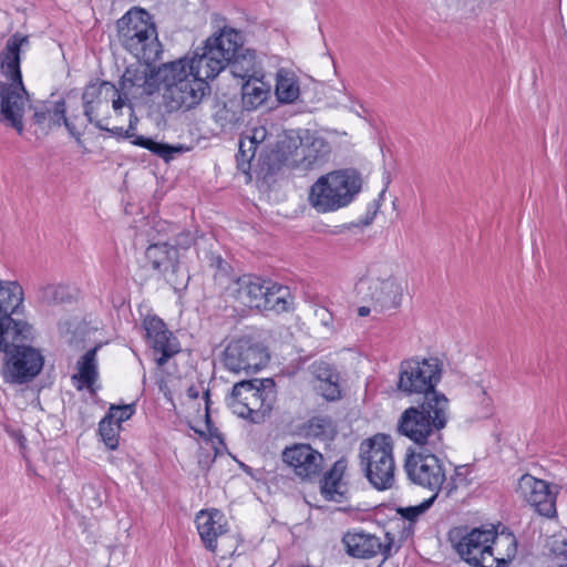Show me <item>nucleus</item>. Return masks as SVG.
Masks as SVG:
<instances>
[{"label":"nucleus","mask_w":567,"mask_h":567,"mask_svg":"<svg viewBox=\"0 0 567 567\" xmlns=\"http://www.w3.org/2000/svg\"><path fill=\"white\" fill-rule=\"evenodd\" d=\"M449 539L457 555L474 567H506L517 550L513 534L497 535L493 527H456Z\"/></svg>","instance_id":"nucleus-1"},{"label":"nucleus","mask_w":567,"mask_h":567,"mask_svg":"<svg viewBox=\"0 0 567 567\" xmlns=\"http://www.w3.org/2000/svg\"><path fill=\"white\" fill-rule=\"evenodd\" d=\"M28 45L27 35L14 33L8 39L0 54L1 71L10 80V83H0L1 114L19 134L23 132L22 117L28 101L20 69V52Z\"/></svg>","instance_id":"nucleus-2"},{"label":"nucleus","mask_w":567,"mask_h":567,"mask_svg":"<svg viewBox=\"0 0 567 567\" xmlns=\"http://www.w3.org/2000/svg\"><path fill=\"white\" fill-rule=\"evenodd\" d=\"M450 417L449 400L440 392L426 396L420 405L408 408L400 416L398 430L417 445H435Z\"/></svg>","instance_id":"nucleus-3"},{"label":"nucleus","mask_w":567,"mask_h":567,"mask_svg":"<svg viewBox=\"0 0 567 567\" xmlns=\"http://www.w3.org/2000/svg\"><path fill=\"white\" fill-rule=\"evenodd\" d=\"M395 268L389 260L373 261L358 282L359 293L370 300L374 309L383 311L400 307L406 282L395 275Z\"/></svg>","instance_id":"nucleus-4"},{"label":"nucleus","mask_w":567,"mask_h":567,"mask_svg":"<svg viewBox=\"0 0 567 567\" xmlns=\"http://www.w3.org/2000/svg\"><path fill=\"white\" fill-rule=\"evenodd\" d=\"M361 185V176L355 169L331 172L311 186L309 203L318 213L336 212L354 199Z\"/></svg>","instance_id":"nucleus-5"},{"label":"nucleus","mask_w":567,"mask_h":567,"mask_svg":"<svg viewBox=\"0 0 567 567\" xmlns=\"http://www.w3.org/2000/svg\"><path fill=\"white\" fill-rule=\"evenodd\" d=\"M277 399L272 379H252L237 382L227 398L234 414L252 423H261L272 410Z\"/></svg>","instance_id":"nucleus-6"},{"label":"nucleus","mask_w":567,"mask_h":567,"mask_svg":"<svg viewBox=\"0 0 567 567\" xmlns=\"http://www.w3.org/2000/svg\"><path fill=\"white\" fill-rule=\"evenodd\" d=\"M0 351L4 353V363L1 374L4 382L10 384H25L31 382L43 369L44 357L41 351L24 342L29 340H13L12 336H2Z\"/></svg>","instance_id":"nucleus-7"},{"label":"nucleus","mask_w":567,"mask_h":567,"mask_svg":"<svg viewBox=\"0 0 567 567\" xmlns=\"http://www.w3.org/2000/svg\"><path fill=\"white\" fill-rule=\"evenodd\" d=\"M361 465L369 482L379 491L389 489L395 481V463L392 440L375 434L360 444Z\"/></svg>","instance_id":"nucleus-8"},{"label":"nucleus","mask_w":567,"mask_h":567,"mask_svg":"<svg viewBox=\"0 0 567 567\" xmlns=\"http://www.w3.org/2000/svg\"><path fill=\"white\" fill-rule=\"evenodd\" d=\"M23 289L18 281L0 280V338L3 334L12 336L13 340H33V327L19 318L23 310ZM2 339H0V346Z\"/></svg>","instance_id":"nucleus-9"},{"label":"nucleus","mask_w":567,"mask_h":567,"mask_svg":"<svg viewBox=\"0 0 567 567\" xmlns=\"http://www.w3.org/2000/svg\"><path fill=\"white\" fill-rule=\"evenodd\" d=\"M443 362L439 358H412L400 365L398 386L408 394H424V400L435 391L441 381Z\"/></svg>","instance_id":"nucleus-10"},{"label":"nucleus","mask_w":567,"mask_h":567,"mask_svg":"<svg viewBox=\"0 0 567 567\" xmlns=\"http://www.w3.org/2000/svg\"><path fill=\"white\" fill-rule=\"evenodd\" d=\"M404 471L409 481L417 486L429 489L437 497L446 480L443 462L432 452H414L408 450Z\"/></svg>","instance_id":"nucleus-11"},{"label":"nucleus","mask_w":567,"mask_h":567,"mask_svg":"<svg viewBox=\"0 0 567 567\" xmlns=\"http://www.w3.org/2000/svg\"><path fill=\"white\" fill-rule=\"evenodd\" d=\"M117 87V97L112 106L118 112L130 99H142L158 91L157 68L152 64L130 65L123 73Z\"/></svg>","instance_id":"nucleus-12"},{"label":"nucleus","mask_w":567,"mask_h":567,"mask_svg":"<svg viewBox=\"0 0 567 567\" xmlns=\"http://www.w3.org/2000/svg\"><path fill=\"white\" fill-rule=\"evenodd\" d=\"M269 355L260 343L248 338L233 340L223 352V364L233 373H256L262 369Z\"/></svg>","instance_id":"nucleus-13"},{"label":"nucleus","mask_w":567,"mask_h":567,"mask_svg":"<svg viewBox=\"0 0 567 567\" xmlns=\"http://www.w3.org/2000/svg\"><path fill=\"white\" fill-rule=\"evenodd\" d=\"M284 463L301 481L318 478L323 470V455L310 444L296 443L285 447L281 454Z\"/></svg>","instance_id":"nucleus-14"},{"label":"nucleus","mask_w":567,"mask_h":567,"mask_svg":"<svg viewBox=\"0 0 567 567\" xmlns=\"http://www.w3.org/2000/svg\"><path fill=\"white\" fill-rule=\"evenodd\" d=\"M146 343L153 349L157 365L163 367L179 352L176 337L167 329L166 323L157 316H146L143 320Z\"/></svg>","instance_id":"nucleus-15"},{"label":"nucleus","mask_w":567,"mask_h":567,"mask_svg":"<svg viewBox=\"0 0 567 567\" xmlns=\"http://www.w3.org/2000/svg\"><path fill=\"white\" fill-rule=\"evenodd\" d=\"M210 92L208 82L192 78L190 82L169 85L163 91V105L169 113L196 107L203 97Z\"/></svg>","instance_id":"nucleus-16"},{"label":"nucleus","mask_w":567,"mask_h":567,"mask_svg":"<svg viewBox=\"0 0 567 567\" xmlns=\"http://www.w3.org/2000/svg\"><path fill=\"white\" fill-rule=\"evenodd\" d=\"M517 493L539 515L547 518L556 515V497L547 482L530 474H524L518 480Z\"/></svg>","instance_id":"nucleus-17"},{"label":"nucleus","mask_w":567,"mask_h":567,"mask_svg":"<svg viewBox=\"0 0 567 567\" xmlns=\"http://www.w3.org/2000/svg\"><path fill=\"white\" fill-rule=\"evenodd\" d=\"M342 544L349 556L360 559H370L379 554L386 559L390 556L392 545L391 539L383 544L380 537L361 528L347 530L343 534Z\"/></svg>","instance_id":"nucleus-18"},{"label":"nucleus","mask_w":567,"mask_h":567,"mask_svg":"<svg viewBox=\"0 0 567 567\" xmlns=\"http://www.w3.org/2000/svg\"><path fill=\"white\" fill-rule=\"evenodd\" d=\"M109 97H117V87L107 81L90 82L82 93L83 114L87 117V121L94 124L99 130H107V127L97 120V114L103 105H107Z\"/></svg>","instance_id":"nucleus-19"},{"label":"nucleus","mask_w":567,"mask_h":567,"mask_svg":"<svg viewBox=\"0 0 567 567\" xmlns=\"http://www.w3.org/2000/svg\"><path fill=\"white\" fill-rule=\"evenodd\" d=\"M266 285L267 282L259 277L244 275L230 284L228 291L238 303L259 310Z\"/></svg>","instance_id":"nucleus-20"},{"label":"nucleus","mask_w":567,"mask_h":567,"mask_svg":"<svg viewBox=\"0 0 567 567\" xmlns=\"http://www.w3.org/2000/svg\"><path fill=\"white\" fill-rule=\"evenodd\" d=\"M188 62V69L193 78L202 79L203 81L214 79L217 76L227 64L216 56L215 52L205 43L203 48L195 50L192 55H185Z\"/></svg>","instance_id":"nucleus-21"},{"label":"nucleus","mask_w":567,"mask_h":567,"mask_svg":"<svg viewBox=\"0 0 567 567\" xmlns=\"http://www.w3.org/2000/svg\"><path fill=\"white\" fill-rule=\"evenodd\" d=\"M195 523L205 548L215 551L217 538L227 533V523L224 514L215 508L200 511L196 515Z\"/></svg>","instance_id":"nucleus-22"},{"label":"nucleus","mask_w":567,"mask_h":567,"mask_svg":"<svg viewBox=\"0 0 567 567\" xmlns=\"http://www.w3.org/2000/svg\"><path fill=\"white\" fill-rule=\"evenodd\" d=\"M132 47H123L132 53L140 62L153 64L162 56V44L157 39L155 24H151L136 37H132Z\"/></svg>","instance_id":"nucleus-23"},{"label":"nucleus","mask_w":567,"mask_h":567,"mask_svg":"<svg viewBox=\"0 0 567 567\" xmlns=\"http://www.w3.org/2000/svg\"><path fill=\"white\" fill-rule=\"evenodd\" d=\"M330 152V145L324 138L313 137L309 144L301 145L297 154L300 158L295 159L293 167L302 173L319 169L328 162Z\"/></svg>","instance_id":"nucleus-24"},{"label":"nucleus","mask_w":567,"mask_h":567,"mask_svg":"<svg viewBox=\"0 0 567 567\" xmlns=\"http://www.w3.org/2000/svg\"><path fill=\"white\" fill-rule=\"evenodd\" d=\"M145 257L151 267L159 274H175L178 268L179 251L168 243L150 245L146 248Z\"/></svg>","instance_id":"nucleus-25"},{"label":"nucleus","mask_w":567,"mask_h":567,"mask_svg":"<svg viewBox=\"0 0 567 567\" xmlns=\"http://www.w3.org/2000/svg\"><path fill=\"white\" fill-rule=\"evenodd\" d=\"M106 131L112 132L113 134L122 135L125 138H134L132 140L133 145L148 150L154 155L163 158L165 162L172 161L176 154H181L186 151V147L183 145H169L166 143L156 142L150 137L136 135V130H131L130 125L125 131L122 127H114L112 130L107 128Z\"/></svg>","instance_id":"nucleus-26"},{"label":"nucleus","mask_w":567,"mask_h":567,"mask_svg":"<svg viewBox=\"0 0 567 567\" xmlns=\"http://www.w3.org/2000/svg\"><path fill=\"white\" fill-rule=\"evenodd\" d=\"M206 44L215 52L216 56H219L226 64L238 52L244 50L241 33L231 28L221 29L218 34L208 38Z\"/></svg>","instance_id":"nucleus-27"},{"label":"nucleus","mask_w":567,"mask_h":567,"mask_svg":"<svg viewBox=\"0 0 567 567\" xmlns=\"http://www.w3.org/2000/svg\"><path fill=\"white\" fill-rule=\"evenodd\" d=\"M311 373L316 378L318 384L316 388L321 392L322 396L329 401L340 398V375L336 368L326 361H316L310 367Z\"/></svg>","instance_id":"nucleus-28"},{"label":"nucleus","mask_w":567,"mask_h":567,"mask_svg":"<svg viewBox=\"0 0 567 567\" xmlns=\"http://www.w3.org/2000/svg\"><path fill=\"white\" fill-rule=\"evenodd\" d=\"M153 24L151 16L143 9H132L117 21L118 40L123 47H132V37Z\"/></svg>","instance_id":"nucleus-29"},{"label":"nucleus","mask_w":567,"mask_h":567,"mask_svg":"<svg viewBox=\"0 0 567 567\" xmlns=\"http://www.w3.org/2000/svg\"><path fill=\"white\" fill-rule=\"evenodd\" d=\"M347 468L344 460H338L321 481V494L327 501L341 503L346 499V485L342 477Z\"/></svg>","instance_id":"nucleus-30"},{"label":"nucleus","mask_w":567,"mask_h":567,"mask_svg":"<svg viewBox=\"0 0 567 567\" xmlns=\"http://www.w3.org/2000/svg\"><path fill=\"white\" fill-rule=\"evenodd\" d=\"M230 73L235 78L244 80L264 76V71L260 63L256 60L255 51L244 48L227 63Z\"/></svg>","instance_id":"nucleus-31"},{"label":"nucleus","mask_w":567,"mask_h":567,"mask_svg":"<svg viewBox=\"0 0 567 567\" xmlns=\"http://www.w3.org/2000/svg\"><path fill=\"white\" fill-rule=\"evenodd\" d=\"M190 70L186 56L175 61L163 63L157 66L158 90L163 86L181 84L182 82H190Z\"/></svg>","instance_id":"nucleus-32"},{"label":"nucleus","mask_w":567,"mask_h":567,"mask_svg":"<svg viewBox=\"0 0 567 567\" xmlns=\"http://www.w3.org/2000/svg\"><path fill=\"white\" fill-rule=\"evenodd\" d=\"M96 352V347L90 349L78 362V373L72 377L78 390L87 388L92 393L95 392L94 384L99 378Z\"/></svg>","instance_id":"nucleus-33"},{"label":"nucleus","mask_w":567,"mask_h":567,"mask_svg":"<svg viewBox=\"0 0 567 567\" xmlns=\"http://www.w3.org/2000/svg\"><path fill=\"white\" fill-rule=\"evenodd\" d=\"M270 96V84L264 81V76L246 80L241 84L243 107L247 111L257 110Z\"/></svg>","instance_id":"nucleus-34"},{"label":"nucleus","mask_w":567,"mask_h":567,"mask_svg":"<svg viewBox=\"0 0 567 567\" xmlns=\"http://www.w3.org/2000/svg\"><path fill=\"white\" fill-rule=\"evenodd\" d=\"M275 94L281 104H291L299 99V79L292 70L281 68L277 71Z\"/></svg>","instance_id":"nucleus-35"},{"label":"nucleus","mask_w":567,"mask_h":567,"mask_svg":"<svg viewBox=\"0 0 567 567\" xmlns=\"http://www.w3.org/2000/svg\"><path fill=\"white\" fill-rule=\"evenodd\" d=\"M289 298L288 287L276 282H267L259 310L275 311L277 313L287 311Z\"/></svg>","instance_id":"nucleus-36"},{"label":"nucleus","mask_w":567,"mask_h":567,"mask_svg":"<svg viewBox=\"0 0 567 567\" xmlns=\"http://www.w3.org/2000/svg\"><path fill=\"white\" fill-rule=\"evenodd\" d=\"M120 425L114 421L104 416L99 423V433L102 441L110 450H115L118 446Z\"/></svg>","instance_id":"nucleus-37"},{"label":"nucleus","mask_w":567,"mask_h":567,"mask_svg":"<svg viewBox=\"0 0 567 567\" xmlns=\"http://www.w3.org/2000/svg\"><path fill=\"white\" fill-rule=\"evenodd\" d=\"M334 430L330 420L326 417H312L307 426V435L320 440L332 439Z\"/></svg>","instance_id":"nucleus-38"},{"label":"nucleus","mask_w":567,"mask_h":567,"mask_svg":"<svg viewBox=\"0 0 567 567\" xmlns=\"http://www.w3.org/2000/svg\"><path fill=\"white\" fill-rule=\"evenodd\" d=\"M435 495H432L427 499H424L421 504L416 506H409V507H399L396 509L398 514L411 522L414 523L422 514H424L434 503Z\"/></svg>","instance_id":"nucleus-39"},{"label":"nucleus","mask_w":567,"mask_h":567,"mask_svg":"<svg viewBox=\"0 0 567 567\" xmlns=\"http://www.w3.org/2000/svg\"><path fill=\"white\" fill-rule=\"evenodd\" d=\"M134 412V404L111 405L105 416L121 426L122 422L131 419Z\"/></svg>","instance_id":"nucleus-40"},{"label":"nucleus","mask_w":567,"mask_h":567,"mask_svg":"<svg viewBox=\"0 0 567 567\" xmlns=\"http://www.w3.org/2000/svg\"><path fill=\"white\" fill-rule=\"evenodd\" d=\"M268 132L265 126H257L250 130L249 134L241 136V147L248 145L249 148L257 150L258 145L267 138Z\"/></svg>","instance_id":"nucleus-41"},{"label":"nucleus","mask_w":567,"mask_h":567,"mask_svg":"<svg viewBox=\"0 0 567 567\" xmlns=\"http://www.w3.org/2000/svg\"><path fill=\"white\" fill-rule=\"evenodd\" d=\"M89 123L90 122L85 115L84 117L76 115L69 117V120L65 121V127L69 133L80 143L81 136L83 135Z\"/></svg>","instance_id":"nucleus-42"},{"label":"nucleus","mask_w":567,"mask_h":567,"mask_svg":"<svg viewBox=\"0 0 567 567\" xmlns=\"http://www.w3.org/2000/svg\"><path fill=\"white\" fill-rule=\"evenodd\" d=\"M64 297V287L47 285L40 289L39 298L47 303L60 302Z\"/></svg>","instance_id":"nucleus-43"},{"label":"nucleus","mask_w":567,"mask_h":567,"mask_svg":"<svg viewBox=\"0 0 567 567\" xmlns=\"http://www.w3.org/2000/svg\"><path fill=\"white\" fill-rule=\"evenodd\" d=\"M49 120L54 125L63 124L65 126V121L69 120L66 116L65 102L63 100L58 101L52 109L48 110Z\"/></svg>","instance_id":"nucleus-44"},{"label":"nucleus","mask_w":567,"mask_h":567,"mask_svg":"<svg viewBox=\"0 0 567 567\" xmlns=\"http://www.w3.org/2000/svg\"><path fill=\"white\" fill-rule=\"evenodd\" d=\"M238 147H239V150H238V154H237V161L239 163V166L243 167L245 164L249 165L250 161L255 157L256 150L249 148L248 145H245L244 147H241V138L239 140Z\"/></svg>","instance_id":"nucleus-45"},{"label":"nucleus","mask_w":567,"mask_h":567,"mask_svg":"<svg viewBox=\"0 0 567 567\" xmlns=\"http://www.w3.org/2000/svg\"><path fill=\"white\" fill-rule=\"evenodd\" d=\"M193 243V236L190 233H181L177 238L175 239V246L178 250L179 249H187Z\"/></svg>","instance_id":"nucleus-46"},{"label":"nucleus","mask_w":567,"mask_h":567,"mask_svg":"<svg viewBox=\"0 0 567 567\" xmlns=\"http://www.w3.org/2000/svg\"><path fill=\"white\" fill-rule=\"evenodd\" d=\"M316 316L320 319L321 323L326 327H329L332 322V315L326 308H320L316 310Z\"/></svg>","instance_id":"nucleus-47"},{"label":"nucleus","mask_w":567,"mask_h":567,"mask_svg":"<svg viewBox=\"0 0 567 567\" xmlns=\"http://www.w3.org/2000/svg\"><path fill=\"white\" fill-rule=\"evenodd\" d=\"M553 551L557 555H561L567 559V542L561 543V547H554ZM559 567H567V566H559Z\"/></svg>","instance_id":"nucleus-48"},{"label":"nucleus","mask_w":567,"mask_h":567,"mask_svg":"<svg viewBox=\"0 0 567 567\" xmlns=\"http://www.w3.org/2000/svg\"><path fill=\"white\" fill-rule=\"evenodd\" d=\"M137 122H138V118L135 115L133 107H130V123H128V125L131 126V130H136Z\"/></svg>","instance_id":"nucleus-49"},{"label":"nucleus","mask_w":567,"mask_h":567,"mask_svg":"<svg viewBox=\"0 0 567 567\" xmlns=\"http://www.w3.org/2000/svg\"><path fill=\"white\" fill-rule=\"evenodd\" d=\"M187 396H188L189 399H193V400L197 399V398L199 396V390H198V388H197V386H195V385L189 386V388L187 389Z\"/></svg>","instance_id":"nucleus-50"},{"label":"nucleus","mask_w":567,"mask_h":567,"mask_svg":"<svg viewBox=\"0 0 567 567\" xmlns=\"http://www.w3.org/2000/svg\"><path fill=\"white\" fill-rule=\"evenodd\" d=\"M370 312H371V309H370V307H367V306L359 307V309H358V315L360 317H367L370 315Z\"/></svg>","instance_id":"nucleus-51"},{"label":"nucleus","mask_w":567,"mask_h":567,"mask_svg":"<svg viewBox=\"0 0 567 567\" xmlns=\"http://www.w3.org/2000/svg\"><path fill=\"white\" fill-rule=\"evenodd\" d=\"M34 116H35L38 123H42L47 118V113L45 112H35Z\"/></svg>","instance_id":"nucleus-52"},{"label":"nucleus","mask_w":567,"mask_h":567,"mask_svg":"<svg viewBox=\"0 0 567 567\" xmlns=\"http://www.w3.org/2000/svg\"><path fill=\"white\" fill-rule=\"evenodd\" d=\"M14 437L19 442V444L23 446L25 437L20 432H14Z\"/></svg>","instance_id":"nucleus-53"},{"label":"nucleus","mask_w":567,"mask_h":567,"mask_svg":"<svg viewBox=\"0 0 567 567\" xmlns=\"http://www.w3.org/2000/svg\"><path fill=\"white\" fill-rule=\"evenodd\" d=\"M204 400H205L206 411H208V409H209V402H210V401H209V391H208V390H206V391L204 392Z\"/></svg>","instance_id":"nucleus-54"},{"label":"nucleus","mask_w":567,"mask_h":567,"mask_svg":"<svg viewBox=\"0 0 567 567\" xmlns=\"http://www.w3.org/2000/svg\"><path fill=\"white\" fill-rule=\"evenodd\" d=\"M86 491L93 492V487L92 486L84 487V492H86Z\"/></svg>","instance_id":"nucleus-55"}]
</instances>
